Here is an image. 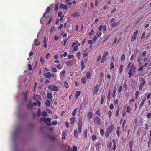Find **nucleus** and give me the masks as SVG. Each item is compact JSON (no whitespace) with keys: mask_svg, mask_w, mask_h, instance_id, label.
<instances>
[{"mask_svg":"<svg viewBox=\"0 0 151 151\" xmlns=\"http://www.w3.org/2000/svg\"><path fill=\"white\" fill-rule=\"evenodd\" d=\"M134 64H133L131 68L129 70V71L128 74L129 75V77L131 78L132 76L135 71L136 68L134 66Z\"/></svg>","mask_w":151,"mask_h":151,"instance_id":"nucleus-1","label":"nucleus"},{"mask_svg":"<svg viewBox=\"0 0 151 151\" xmlns=\"http://www.w3.org/2000/svg\"><path fill=\"white\" fill-rule=\"evenodd\" d=\"M48 88L50 90L53 91H57L59 88L58 87L56 86H54L53 84H50L48 86Z\"/></svg>","mask_w":151,"mask_h":151,"instance_id":"nucleus-2","label":"nucleus"},{"mask_svg":"<svg viewBox=\"0 0 151 151\" xmlns=\"http://www.w3.org/2000/svg\"><path fill=\"white\" fill-rule=\"evenodd\" d=\"M80 43H78V41H76L73 42L72 44V47H73V50L74 51H76L78 50V46H80Z\"/></svg>","mask_w":151,"mask_h":151,"instance_id":"nucleus-3","label":"nucleus"},{"mask_svg":"<svg viewBox=\"0 0 151 151\" xmlns=\"http://www.w3.org/2000/svg\"><path fill=\"white\" fill-rule=\"evenodd\" d=\"M82 125V120L81 119L79 118L78 120V131L79 133H81V132Z\"/></svg>","mask_w":151,"mask_h":151,"instance_id":"nucleus-4","label":"nucleus"},{"mask_svg":"<svg viewBox=\"0 0 151 151\" xmlns=\"http://www.w3.org/2000/svg\"><path fill=\"white\" fill-rule=\"evenodd\" d=\"M139 80L140 81H141L139 88V90H140L142 88L143 86L145 83L146 81L145 79L144 78H140Z\"/></svg>","mask_w":151,"mask_h":151,"instance_id":"nucleus-5","label":"nucleus"},{"mask_svg":"<svg viewBox=\"0 0 151 151\" xmlns=\"http://www.w3.org/2000/svg\"><path fill=\"white\" fill-rule=\"evenodd\" d=\"M138 33V30H136V31L134 33L132 37V39L131 40V41L132 42H133L134 40L136 39L137 38V35Z\"/></svg>","mask_w":151,"mask_h":151,"instance_id":"nucleus-6","label":"nucleus"},{"mask_svg":"<svg viewBox=\"0 0 151 151\" xmlns=\"http://www.w3.org/2000/svg\"><path fill=\"white\" fill-rule=\"evenodd\" d=\"M99 86L98 85H96L93 87V93L94 95L96 94L99 90Z\"/></svg>","mask_w":151,"mask_h":151,"instance_id":"nucleus-7","label":"nucleus"},{"mask_svg":"<svg viewBox=\"0 0 151 151\" xmlns=\"http://www.w3.org/2000/svg\"><path fill=\"white\" fill-rule=\"evenodd\" d=\"M94 122L95 123L100 124H101L100 119L97 116H96L94 120Z\"/></svg>","mask_w":151,"mask_h":151,"instance_id":"nucleus-8","label":"nucleus"},{"mask_svg":"<svg viewBox=\"0 0 151 151\" xmlns=\"http://www.w3.org/2000/svg\"><path fill=\"white\" fill-rule=\"evenodd\" d=\"M114 128V126L113 125L109 126L106 132L109 133H111L112 129Z\"/></svg>","mask_w":151,"mask_h":151,"instance_id":"nucleus-9","label":"nucleus"},{"mask_svg":"<svg viewBox=\"0 0 151 151\" xmlns=\"http://www.w3.org/2000/svg\"><path fill=\"white\" fill-rule=\"evenodd\" d=\"M47 98L51 101L52 100L53 97L52 94L50 93H47Z\"/></svg>","mask_w":151,"mask_h":151,"instance_id":"nucleus-10","label":"nucleus"},{"mask_svg":"<svg viewBox=\"0 0 151 151\" xmlns=\"http://www.w3.org/2000/svg\"><path fill=\"white\" fill-rule=\"evenodd\" d=\"M27 107L28 109H32L33 108L32 105V101H30L28 103V104L27 106Z\"/></svg>","mask_w":151,"mask_h":151,"instance_id":"nucleus-11","label":"nucleus"},{"mask_svg":"<svg viewBox=\"0 0 151 151\" xmlns=\"http://www.w3.org/2000/svg\"><path fill=\"white\" fill-rule=\"evenodd\" d=\"M81 14V13L78 12H75L72 15V16L73 17H79L80 16Z\"/></svg>","mask_w":151,"mask_h":151,"instance_id":"nucleus-12","label":"nucleus"},{"mask_svg":"<svg viewBox=\"0 0 151 151\" xmlns=\"http://www.w3.org/2000/svg\"><path fill=\"white\" fill-rule=\"evenodd\" d=\"M44 76L46 78H50L51 73L50 72H48L44 73Z\"/></svg>","mask_w":151,"mask_h":151,"instance_id":"nucleus-13","label":"nucleus"},{"mask_svg":"<svg viewBox=\"0 0 151 151\" xmlns=\"http://www.w3.org/2000/svg\"><path fill=\"white\" fill-rule=\"evenodd\" d=\"M59 8L61 9L63 8L64 9H67V6L66 5H64L63 4H62L60 6Z\"/></svg>","mask_w":151,"mask_h":151,"instance_id":"nucleus-14","label":"nucleus"},{"mask_svg":"<svg viewBox=\"0 0 151 151\" xmlns=\"http://www.w3.org/2000/svg\"><path fill=\"white\" fill-rule=\"evenodd\" d=\"M76 119V117H72L70 119V120L71 122V124H74Z\"/></svg>","mask_w":151,"mask_h":151,"instance_id":"nucleus-15","label":"nucleus"},{"mask_svg":"<svg viewBox=\"0 0 151 151\" xmlns=\"http://www.w3.org/2000/svg\"><path fill=\"white\" fill-rule=\"evenodd\" d=\"M28 93V92L27 91L26 92H22V93L24 95V100L25 101H27V100Z\"/></svg>","mask_w":151,"mask_h":151,"instance_id":"nucleus-16","label":"nucleus"},{"mask_svg":"<svg viewBox=\"0 0 151 151\" xmlns=\"http://www.w3.org/2000/svg\"><path fill=\"white\" fill-rule=\"evenodd\" d=\"M43 121L45 123H47V122H50L51 121V119L49 118H44L43 119Z\"/></svg>","mask_w":151,"mask_h":151,"instance_id":"nucleus-17","label":"nucleus"},{"mask_svg":"<svg viewBox=\"0 0 151 151\" xmlns=\"http://www.w3.org/2000/svg\"><path fill=\"white\" fill-rule=\"evenodd\" d=\"M119 24V22H114L111 24V26L112 27H114L117 26Z\"/></svg>","mask_w":151,"mask_h":151,"instance_id":"nucleus-18","label":"nucleus"},{"mask_svg":"<svg viewBox=\"0 0 151 151\" xmlns=\"http://www.w3.org/2000/svg\"><path fill=\"white\" fill-rule=\"evenodd\" d=\"M81 94V92L79 91H77L76 93V94L75 96V97L77 99L78 98V97Z\"/></svg>","mask_w":151,"mask_h":151,"instance_id":"nucleus-19","label":"nucleus"},{"mask_svg":"<svg viewBox=\"0 0 151 151\" xmlns=\"http://www.w3.org/2000/svg\"><path fill=\"white\" fill-rule=\"evenodd\" d=\"M93 116V113L92 112H88L87 114V116L88 118L90 119L92 118Z\"/></svg>","mask_w":151,"mask_h":151,"instance_id":"nucleus-20","label":"nucleus"},{"mask_svg":"<svg viewBox=\"0 0 151 151\" xmlns=\"http://www.w3.org/2000/svg\"><path fill=\"white\" fill-rule=\"evenodd\" d=\"M66 64L68 66H71L73 65V61H69L66 62Z\"/></svg>","mask_w":151,"mask_h":151,"instance_id":"nucleus-21","label":"nucleus"},{"mask_svg":"<svg viewBox=\"0 0 151 151\" xmlns=\"http://www.w3.org/2000/svg\"><path fill=\"white\" fill-rule=\"evenodd\" d=\"M81 69L82 70L85 68V65L84 62L82 61L81 63Z\"/></svg>","mask_w":151,"mask_h":151,"instance_id":"nucleus-22","label":"nucleus"},{"mask_svg":"<svg viewBox=\"0 0 151 151\" xmlns=\"http://www.w3.org/2000/svg\"><path fill=\"white\" fill-rule=\"evenodd\" d=\"M120 129V127L119 126H118L117 128L116 134L118 137H119V136Z\"/></svg>","mask_w":151,"mask_h":151,"instance_id":"nucleus-23","label":"nucleus"},{"mask_svg":"<svg viewBox=\"0 0 151 151\" xmlns=\"http://www.w3.org/2000/svg\"><path fill=\"white\" fill-rule=\"evenodd\" d=\"M51 101L50 99L46 100L45 104L47 106H48L50 105Z\"/></svg>","mask_w":151,"mask_h":151,"instance_id":"nucleus-24","label":"nucleus"},{"mask_svg":"<svg viewBox=\"0 0 151 151\" xmlns=\"http://www.w3.org/2000/svg\"><path fill=\"white\" fill-rule=\"evenodd\" d=\"M66 132L65 131H63L62 132V139H64L66 138Z\"/></svg>","mask_w":151,"mask_h":151,"instance_id":"nucleus-25","label":"nucleus"},{"mask_svg":"<svg viewBox=\"0 0 151 151\" xmlns=\"http://www.w3.org/2000/svg\"><path fill=\"white\" fill-rule=\"evenodd\" d=\"M146 100V98H145L142 101V102L140 104V105H139V107L140 108L141 107L143 106L144 102H145Z\"/></svg>","mask_w":151,"mask_h":151,"instance_id":"nucleus-26","label":"nucleus"},{"mask_svg":"<svg viewBox=\"0 0 151 151\" xmlns=\"http://www.w3.org/2000/svg\"><path fill=\"white\" fill-rule=\"evenodd\" d=\"M81 82L83 83H86V78L85 77L82 78L81 79Z\"/></svg>","mask_w":151,"mask_h":151,"instance_id":"nucleus-27","label":"nucleus"},{"mask_svg":"<svg viewBox=\"0 0 151 151\" xmlns=\"http://www.w3.org/2000/svg\"><path fill=\"white\" fill-rule=\"evenodd\" d=\"M102 33V32L101 31L99 32H97L96 33V35L98 37H99L101 36Z\"/></svg>","mask_w":151,"mask_h":151,"instance_id":"nucleus-28","label":"nucleus"},{"mask_svg":"<svg viewBox=\"0 0 151 151\" xmlns=\"http://www.w3.org/2000/svg\"><path fill=\"white\" fill-rule=\"evenodd\" d=\"M123 68V65L122 64H121L120 65L119 69V73H122V71Z\"/></svg>","mask_w":151,"mask_h":151,"instance_id":"nucleus-29","label":"nucleus"},{"mask_svg":"<svg viewBox=\"0 0 151 151\" xmlns=\"http://www.w3.org/2000/svg\"><path fill=\"white\" fill-rule=\"evenodd\" d=\"M86 76L88 79H89L90 78L91 75L89 72H87L86 75Z\"/></svg>","mask_w":151,"mask_h":151,"instance_id":"nucleus-30","label":"nucleus"},{"mask_svg":"<svg viewBox=\"0 0 151 151\" xmlns=\"http://www.w3.org/2000/svg\"><path fill=\"white\" fill-rule=\"evenodd\" d=\"M77 109H75L72 112V114L73 116H75L76 113L77 111Z\"/></svg>","mask_w":151,"mask_h":151,"instance_id":"nucleus-31","label":"nucleus"},{"mask_svg":"<svg viewBox=\"0 0 151 151\" xmlns=\"http://www.w3.org/2000/svg\"><path fill=\"white\" fill-rule=\"evenodd\" d=\"M106 57H104V56H102V57L101 58V63H104L105 60H106Z\"/></svg>","mask_w":151,"mask_h":151,"instance_id":"nucleus-32","label":"nucleus"},{"mask_svg":"<svg viewBox=\"0 0 151 151\" xmlns=\"http://www.w3.org/2000/svg\"><path fill=\"white\" fill-rule=\"evenodd\" d=\"M65 1L68 5H71L72 4V3L70 1V0H65Z\"/></svg>","mask_w":151,"mask_h":151,"instance_id":"nucleus-33","label":"nucleus"},{"mask_svg":"<svg viewBox=\"0 0 151 151\" xmlns=\"http://www.w3.org/2000/svg\"><path fill=\"white\" fill-rule=\"evenodd\" d=\"M74 136L75 137L77 138L78 137V133L77 131L76 130H75L74 131Z\"/></svg>","mask_w":151,"mask_h":151,"instance_id":"nucleus-34","label":"nucleus"},{"mask_svg":"<svg viewBox=\"0 0 151 151\" xmlns=\"http://www.w3.org/2000/svg\"><path fill=\"white\" fill-rule=\"evenodd\" d=\"M114 68V63L113 62L111 63L110 65V70H111L112 69Z\"/></svg>","mask_w":151,"mask_h":151,"instance_id":"nucleus-35","label":"nucleus"},{"mask_svg":"<svg viewBox=\"0 0 151 151\" xmlns=\"http://www.w3.org/2000/svg\"><path fill=\"white\" fill-rule=\"evenodd\" d=\"M40 61L41 63L42 64H44V59L43 57L42 56H41L40 57Z\"/></svg>","mask_w":151,"mask_h":151,"instance_id":"nucleus-36","label":"nucleus"},{"mask_svg":"<svg viewBox=\"0 0 151 151\" xmlns=\"http://www.w3.org/2000/svg\"><path fill=\"white\" fill-rule=\"evenodd\" d=\"M131 110V109L129 106H128L127 107L126 111L127 112H128V113L130 112Z\"/></svg>","mask_w":151,"mask_h":151,"instance_id":"nucleus-37","label":"nucleus"},{"mask_svg":"<svg viewBox=\"0 0 151 151\" xmlns=\"http://www.w3.org/2000/svg\"><path fill=\"white\" fill-rule=\"evenodd\" d=\"M37 39H35L34 40V43H35V45L36 46H38L40 44V43H37Z\"/></svg>","mask_w":151,"mask_h":151,"instance_id":"nucleus-38","label":"nucleus"},{"mask_svg":"<svg viewBox=\"0 0 151 151\" xmlns=\"http://www.w3.org/2000/svg\"><path fill=\"white\" fill-rule=\"evenodd\" d=\"M113 141L114 142L113 150H115L116 149V143L115 142V140H114V139L113 140Z\"/></svg>","mask_w":151,"mask_h":151,"instance_id":"nucleus-39","label":"nucleus"},{"mask_svg":"<svg viewBox=\"0 0 151 151\" xmlns=\"http://www.w3.org/2000/svg\"><path fill=\"white\" fill-rule=\"evenodd\" d=\"M126 119L124 120L122 125V128L123 129L124 128V126L126 124Z\"/></svg>","mask_w":151,"mask_h":151,"instance_id":"nucleus-40","label":"nucleus"},{"mask_svg":"<svg viewBox=\"0 0 151 151\" xmlns=\"http://www.w3.org/2000/svg\"><path fill=\"white\" fill-rule=\"evenodd\" d=\"M146 116L148 118L150 119L151 118V113H148L146 115Z\"/></svg>","mask_w":151,"mask_h":151,"instance_id":"nucleus-41","label":"nucleus"},{"mask_svg":"<svg viewBox=\"0 0 151 151\" xmlns=\"http://www.w3.org/2000/svg\"><path fill=\"white\" fill-rule=\"evenodd\" d=\"M125 58V56L124 54H123L121 57V60L122 61H124Z\"/></svg>","mask_w":151,"mask_h":151,"instance_id":"nucleus-42","label":"nucleus"},{"mask_svg":"<svg viewBox=\"0 0 151 151\" xmlns=\"http://www.w3.org/2000/svg\"><path fill=\"white\" fill-rule=\"evenodd\" d=\"M64 86H65V87L66 88H68V87H69V86L68 85V84L67 82V81H65L64 82Z\"/></svg>","mask_w":151,"mask_h":151,"instance_id":"nucleus-43","label":"nucleus"},{"mask_svg":"<svg viewBox=\"0 0 151 151\" xmlns=\"http://www.w3.org/2000/svg\"><path fill=\"white\" fill-rule=\"evenodd\" d=\"M108 54V53L107 51L104 52L103 55V56L106 57V56Z\"/></svg>","mask_w":151,"mask_h":151,"instance_id":"nucleus-44","label":"nucleus"},{"mask_svg":"<svg viewBox=\"0 0 151 151\" xmlns=\"http://www.w3.org/2000/svg\"><path fill=\"white\" fill-rule=\"evenodd\" d=\"M105 98L103 97H102L101 98V104H103L104 100Z\"/></svg>","mask_w":151,"mask_h":151,"instance_id":"nucleus-45","label":"nucleus"},{"mask_svg":"<svg viewBox=\"0 0 151 151\" xmlns=\"http://www.w3.org/2000/svg\"><path fill=\"white\" fill-rule=\"evenodd\" d=\"M112 146V143L111 142H109L108 143L107 145V147L108 148H110Z\"/></svg>","mask_w":151,"mask_h":151,"instance_id":"nucleus-46","label":"nucleus"},{"mask_svg":"<svg viewBox=\"0 0 151 151\" xmlns=\"http://www.w3.org/2000/svg\"><path fill=\"white\" fill-rule=\"evenodd\" d=\"M129 144L130 146V149H132V146L133 144L132 142V141H130Z\"/></svg>","mask_w":151,"mask_h":151,"instance_id":"nucleus-47","label":"nucleus"},{"mask_svg":"<svg viewBox=\"0 0 151 151\" xmlns=\"http://www.w3.org/2000/svg\"><path fill=\"white\" fill-rule=\"evenodd\" d=\"M94 32V31L93 30V29L91 30V31L89 33V34H88L89 35V36L92 35H93Z\"/></svg>","mask_w":151,"mask_h":151,"instance_id":"nucleus-48","label":"nucleus"},{"mask_svg":"<svg viewBox=\"0 0 151 151\" xmlns=\"http://www.w3.org/2000/svg\"><path fill=\"white\" fill-rule=\"evenodd\" d=\"M102 29L104 31H105L107 29V26L106 25H104L103 26Z\"/></svg>","mask_w":151,"mask_h":151,"instance_id":"nucleus-49","label":"nucleus"},{"mask_svg":"<svg viewBox=\"0 0 151 151\" xmlns=\"http://www.w3.org/2000/svg\"><path fill=\"white\" fill-rule=\"evenodd\" d=\"M83 134L85 137V138H86L87 137V131L86 130H85L83 132Z\"/></svg>","mask_w":151,"mask_h":151,"instance_id":"nucleus-50","label":"nucleus"},{"mask_svg":"<svg viewBox=\"0 0 151 151\" xmlns=\"http://www.w3.org/2000/svg\"><path fill=\"white\" fill-rule=\"evenodd\" d=\"M139 94V92L137 91H136V93H135V98L137 99L138 97V95Z\"/></svg>","mask_w":151,"mask_h":151,"instance_id":"nucleus-51","label":"nucleus"},{"mask_svg":"<svg viewBox=\"0 0 151 151\" xmlns=\"http://www.w3.org/2000/svg\"><path fill=\"white\" fill-rule=\"evenodd\" d=\"M102 27H103V26L101 25H100L99 26V27H98V29L99 30V31H101V30L102 29Z\"/></svg>","mask_w":151,"mask_h":151,"instance_id":"nucleus-52","label":"nucleus"},{"mask_svg":"<svg viewBox=\"0 0 151 151\" xmlns=\"http://www.w3.org/2000/svg\"><path fill=\"white\" fill-rule=\"evenodd\" d=\"M119 102V101L117 99H116V100L114 101V104L115 105L117 104Z\"/></svg>","mask_w":151,"mask_h":151,"instance_id":"nucleus-53","label":"nucleus"},{"mask_svg":"<svg viewBox=\"0 0 151 151\" xmlns=\"http://www.w3.org/2000/svg\"><path fill=\"white\" fill-rule=\"evenodd\" d=\"M51 70L53 72H57V71L56 69L54 68H52L51 69Z\"/></svg>","mask_w":151,"mask_h":151,"instance_id":"nucleus-54","label":"nucleus"},{"mask_svg":"<svg viewBox=\"0 0 151 151\" xmlns=\"http://www.w3.org/2000/svg\"><path fill=\"white\" fill-rule=\"evenodd\" d=\"M96 136L95 135H92V139L94 141V140H96Z\"/></svg>","mask_w":151,"mask_h":151,"instance_id":"nucleus-55","label":"nucleus"},{"mask_svg":"<svg viewBox=\"0 0 151 151\" xmlns=\"http://www.w3.org/2000/svg\"><path fill=\"white\" fill-rule=\"evenodd\" d=\"M101 58V56L100 55H99L98 56L97 59V62H99L100 61Z\"/></svg>","mask_w":151,"mask_h":151,"instance_id":"nucleus-56","label":"nucleus"},{"mask_svg":"<svg viewBox=\"0 0 151 151\" xmlns=\"http://www.w3.org/2000/svg\"><path fill=\"white\" fill-rule=\"evenodd\" d=\"M65 72L64 70H63L60 73V75L62 74L64 76H65Z\"/></svg>","mask_w":151,"mask_h":151,"instance_id":"nucleus-57","label":"nucleus"},{"mask_svg":"<svg viewBox=\"0 0 151 151\" xmlns=\"http://www.w3.org/2000/svg\"><path fill=\"white\" fill-rule=\"evenodd\" d=\"M108 115H109V116L110 117H111V116L112 112L110 110H109V112H108Z\"/></svg>","mask_w":151,"mask_h":151,"instance_id":"nucleus-58","label":"nucleus"},{"mask_svg":"<svg viewBox=\"0 0 151 151\" xmlns=\"http://www.w3.org/2000/svg\"><path fill=\"white\" fill-rule=\"evenodd\" d=\"M52 18L51 17H50L49 19V21H48V22L47 23V24H50L51 22H52Z\"/></svg>","mask_w":151,"mask_h":151,"instance_id":"nucleus-59","label":"nucleus"},{"mask_svg":"<svg viewBox=\"0 0 151 151\" xmlns=\"http://www.w3.org/2000/svg\"><path fill=\"white\" fill-rule=\"evenodd\" d=\"M96 114L98 116H100L101 115V113L99 110H98L96 111Z\"/></svg>","mask_w":151,"mask_h":151,"instance_id":"nucleus-60","label":"nucleus"},{"mask_svg":"<svg viewBox=\"0 0 151 151\" xmlns=\"http://www.w3.org/2000/svg\"><path fill=\"white\" fill-rule=\"evenodd\" d=\"M143 69V66H141L139 69L138 71H142Z\"/></svg>","mask_w":151,"mask_h":151,"instance_id":"nucleus-61","label":"nucleus"},{"mask_svg":"<svg viewBox=\"0 0 151 151\" xmlns=\"http://www.w3.org/2000/svg\"><path fill=\"white\" fill-rule=\"evenodd\" d=\"M73 55H68V58L69 59H70L71 58H73Z\"/></svg>","mask_w":151,"mask_h":151,"instance_id":"nucleus-62","label":"nucleus"},{"mask_svg":"<svg viewBox=\"0 0 151 151\" xmlns=\"http://www.w3.org/2000/svg\"><path fill=\"white\" fill-rule=\"evenodd\" d=\"M57 121H53L52 122V124L54 125H57Z\"/></svg>","mask_w":151,"mask_h":151,"instance_id":"nucleus-63","label":"nucleus"},{"mask_svg":"<svg viewBox=\"0 0 151 151\" xmlns=\"http://www.w3.org/2000/svg\"><path fill=\"white\" fill-rule=\"evenodd\" d=\"M55 27H52L50 30V32L52 33L54 30Z\"/></svg>","mask_w":151,"mask_h":151,"instance_id":"nucleus-64","label":"nucleus"}]
</instances>
